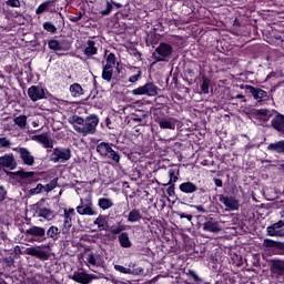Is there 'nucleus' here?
<instances>
[{
  "instance_id": "nucleus-1",
  "label": "nucleus",
  "mask_w": 284,
  "mask_h": 284,
  "mask_svg": "<svg viewBox=\"0 0 284 284\" xmlns=\"http://www.w3.org/2000/svg\"><path fill=\"white\" fill-rule=\"evenodd\" d=\"M68 122L77 133L89 136L95 134L100 120L95 114H90L85 119L79 115H72L68 119Z\"/></svg>"
},
{
  "instance_id": "nucleus-2",
  "label": "nucleus",
  "mask_w": 284,
  "mask_h": 284,
  "mask_svg": "<svg viewBox=\"0 0 284 284\" xmlns=\"http://www.w3.org/2000/svg\"><path fill=\"white\" fill-rule=\"evenodd\" d=\"M95 151L102 160H109L115 164H119L120 160L122 159L120 153L113 149V144L109 142L98 143Z\"/></svg>"
},
{
  "instance_id": "nucleus-3",
  "label": "nucleus",
  "mask_w": 284,
  "mask_h": 284,
  "mask_svg": "<svg viewBox=\"0 0 284 284\" xmlns=\"http://www.w3.org/2000/svg\"><path fill=\"white\" fill-rule=\"evenodd\" d=\"M48 153H51L49 155L51 163H67L71 159V149L69 148L57 146L48 150Z\"/></svg>"
},
{
  "instance_id": "nucleus-4",
  "label": "nucleus",
  "mask_w": 284,
  "mask_h": 284,
  "mask_svg": "<svg viewBox=\"0 0 284 284\" xmlns=\"http://www.w3.org/2000/svg\"><path fill=\"white\" fill-rule=\"evenodd\" d=\"M75 210L80 216H98V210L94 207L91 196L81 197L80 205H78Z\"/></svg>"
},
{
  "instance_id": "nucleus-5",
  "label": "nucleus",
  "mask_w": 284,
  "mask_h": 284,
  "mask_svg": "<svg viewBox=\"0 0 284 284\" xmlns=\"http://www.w3.org/2000/svg\"><path fill=\"white\" fill-rule=\"evenodd\" d=\"M173 54V48L168 43H160L155 51L153 52V64L158 62H169L171 55Z\"/></svg>"
},
{
  "instance_id": "nucleus-6",
  "label": "nucleus",
  "mask_w": 284,
  "mask_h": 284,
  "mask_svg": "<svg viewBox=\"0 0 284 284\" xmlns=\"http://www.w3.org/2000/svg\"><path fill=\"white\" fill-rule=\"evenodd\" d=\"M131 94H133V97L153 98L158 97L159 88L153 82H148L144 85L139 87L138 89H133V91H131Z\"/></svg>"
},
{
  "instance_id": "nucleus-7",
  "label": "nucleus",
  "mask_w": 284,
  "mask_h": 284,
  "mask_svg": "<svg viewBox=\"0 0 284 284\" xmlns=\"http://www.w3.org/2000/svg\"><path fill=\"white\" fill-rule=\"evenodd\" d=\"M24 235L27 236H32V242L36 243H42L47 240L45 237V229L41 227V226H31V229H28L27 231H24Z\"/></svg>"
},
{
  "instance_id": "nucleus-8",
  "label": "nucleus",
  "mask_w": 284,
  "mask_h": 284,
  "mask_svg": "<svg viewBox=\"0 0 284 284\" xmlns=\"http://www.w3.org/2000/svg\"><path fill=\"white\" fill-rule=\"evenodd\" d=\"M114 270H115V272H120L121 274L131 275V276H140L144 272V268L136 267L135 263L129 264L128 267H125L123 265H114Z\"/></svg>"
},
{
  "instance_id": "nucleus-9",
  "label": "nucleus",
  "mask_w": 284,
  "mask_h": 284,
  "mask_svg": "<svg viewBox=\"0 0 284 284\" xmlns=\"http://www.w3.org/2000/svg\"><path fill=\"white\" fill-rule=\"evenodd\" d=\"M13 152L19 154V158L22 160L23 164L31 168L36 163V158L32 155L30 150L27 148H16L13 149Z\"/></svg>"
},
{
  "instance_id": "nucleus-10",
  "label": "nucleus",
  "mask_w": 284,
  "mask_h": 284,
  "mask_svg": "<svg viewBox=\"0 0 284 284\" xmlns=\"http://www.w3.org/2000/svg\"><path fill=\"white\" fill-rule=\"evenodd\" d=\"M42 247H47L43 245ZM24 254L37 257L39 261H48L50 258V253L41 248V246H31L24 251Z\"/></svg>"
},
{
  "instance_id": "nucleus-11",
  "label": "nucleus",
  "mask_w": 284,
  "mask_h": 284,
  "mask_svg": "<svg viewBox=\"0 0 284 284\" xmlns=\"http://www.w3.org/2000/svg\"><path fill=\"white\" fill-rule=\"evenodd\" d=\"M28 97L32 102L45 100V90L41 85H31L28 89Z\"/></svg>"
},
{
  "instance_id": "nucleus-12",
  "label": "nucleus",
  "mask_w": 284,
  "mask_h": 284,
  "mask_svg": "<svg viewBox=\"0 0 284 284\" xmlns=\"http://www.w3.org/2000/svg\"><path fill=\"white\" fill-rule=\"evenodd\" d=\"M244 89L251 93L253 100H256L257 103L264 102L268 99V93L263 89H258L253 85H245Z\"/></svg>"
},
{
  "instance_id": "nucleus-13",
  "label": "nucleus",
  "mask_w": 284,
  "mask_h": 284,
  "mask_svg": "<svg viewBox=\"0 0 284 284\" xmlns=\"http://www.w3.org/2000/svg\"><path fill=\"white\" fill-rule=\"evenodd\" d=\"M17 160L13 156V154H6L3 156H0V170H9V171H13L17 169Z\"/></svg>"
},
{
  "instance_id": "nucleus-14",
  "label": "nucleus",
  "mask_w": 284,
  "mask_h": 284,
  "mask_svg": "<svg viewBox=\"0 0 284 284\" xmlns=\"http://www.w3.org/2000/svg\"><path fill=\"white\" fill-rule=\"evenodd\" d=\"M219 202H221L232 212L240 210V201L234 196H225L224 194H220Z\"/></svg>"
},
{
  "instance_id": "nucleus-15",
  "label": "nucleus",
  "mask_w": 284,
  "mask_h": 284,
  "mask_svg": "<svg viewBox=\"0 0 284 284\" xmlns=\"http://www.w3.org/2000/svg\"><path fill=\"white\" fill-rule=\"evenodd\" d=\"M103 7L102 10L100 11V16L101 17H109L113 10L114 7L121 9L122 4L114 2L113 0H105L104 2H102Z\"/></svg>"
},
{
  "instance_id": "nucleus-16",
  "label": "nucleus",
  "mask_w": 284,
  "mask_h": 284,
  "mask_svg": "<svg viewBox=\"0 0 284 284\" xmlns=\"http://www.w3.org/2000/svg\"><path fill=\"white\" fill-rule=\"evenodd\" d=\"M44 12H49V13H54L55 12L54 0H48V1L42 2L41 4H39V7L36 10V13L38 16H40Z\"/></svg>"
},
{
  "instance_id": "nucleus-17",
  "label": "nucleus",
  "mask_w": 284,
  "mask_h": 284,
  "mask_svg": "<svg viewBox=\"0 0 284 284\" xmlns=\"http://www.w3.org/2000/svg\"><path fill=\"white\" fill-rule=\"evenodd\" d=\"M179 190L183 194H195L200 190V187L195 183L186 181L184 183H180Z\"/></svg>"
},
{
  "instance_id": "nucleus-18",
  "label": "nucleus",
  "mask_w": 284,
  "mask_h": 284,
  "mask_svg": "<svg viewBox=\"0 0 284 284\" xmlns=\"http://www.w3.org/2000/svg\"><path fill=\"white\" fill-rule=\"evenodd\" d=\"M155 122H158L160 129L162 130H175L176 126V120L173 118H162L155 120Z\"/></svg>"
},
{
  "instance_id": "nucleus-19",
  "label": "nucleus",
  "mask_w": 284,
  "mask_h": 284,
  "mask_svg": "<svg viewBox=\"0 0 284 284\" xmlns=\"http://www.w3.org/2000/svg\"><path fill=\"white\" fill-rule=\"evenodd\" d=\"M203 231L210 233H220L222 231L220 223H217L214 219H209L203 223Z\"/></svg>"
},
{
  "instance_id": "nucleus-20",
  "label": "nucleus",
  "mask_w": 284,
  "mask_h": 284,
  "mask_svg": "<svg viewBox=\"0 0 284 284\" xmlns=\"http://www.w3.org/2000/svg\"><path fill=\"white\" fill-rule=\"evenodd\" d=\"M32 141L40 143L43 149H52V142L50 141V138H48L47 133L33 135Z\"/></svg>"
},
{
  "instance_id": "nucleus-21",
  "label": "nucleus",
  "mask_w": 284,
  "mask_h": 284,
  "mask_svg": "<svg viewBox=\"0 0 284 284\" xmlns=\"http://www.w3.org/2000/svg\"><path fill=\"white\" fill-rule=\"evenodd\" d=\"M272 128L277 132L284 134V115L277 114L271 121Z\"/></svg>"
},
{
  "instance_id": "nucleus-22",
  "label": "nucleus",
  "mask_w": 284,
  "mask_h": 284,
  "mask_svg": "<svg viewBox=\"0 0 284 284\" xmlns=\"http://www.w3.org/2000/svg\"><path fill=\"white\" fill-rule=\"evenodd\" d=\"M262 245L267 250L284 251V243L265 239Z\"/></svg>"
},
{
  "instance_id": "nucleus-23",
  "label": "nucleus",
  "mask_w": 284,
  "mask_h": 284,
  "mask_svg": "<svg viewBox=\"0 0 284 284\" xmlns=\"http://www.w3.org/2000/svg\"><path fill=\"white\" fill-rule=\"evenodd\" d=\"M99 48L95 47V41L94 40H87V47L84 49V55L87 58H91L95 54H98Z\"/></svg>"
},
{
  "instance_id": "nucleus-24",
  "label": "nucleus",
  "mask_w": 284,
  "mask_h": 284,
  "mask_svg": "<svg viewBox=\"0 0 284 284\" xmlns=\"http://www.w3.org/2000/svg\"><path fill=\"white\" fill-rule=\"evenodd\" d=\"M143 219L140 209H133L130 211L129 215H126V222L129 223H139Z\"/></svg>"
},
{
  "instance_id": "nucleus-25",
  "label": "nucleus",
  "mask_w": 284,
  "mask_h": 284,
  "mask_svg": "<svg viewBox=\"0 0 284 284\" xmlns=\"http://www.w3.org/2000/svg\"><path fill=\"white\" fill-rule=\"evenodd\" d=\"M48 48L51 51H69V48L64 47L63 41L60 40H49L48 41Z\"/></svg>"
},
{
  "instance_id": "nucleus-26",
  "label": "nucleus",
  "mask_w": 284,
  "mask_h": 284,
  "mask_svg": "<svg viewBox=\"0 0 284 284\" xmlns=\"http://www.w3.org/2000/svg\"><path fill=\"white\" fill-rule=\"evenodd\" d=\"M271 271L272 273H274V275L284 277V262L283 261L272 262Z\"/></svg>"
},
{
  "instance_id": "nucleus-27",
  "label": "nucleus",
  "mask_w": 284,
  "mask_h": 284,
  "mask_svg": "<svg viewBox=\"0 0 284 284\" xmlns=\"http://www.w3.org/2000/svg\"><path fill=\"white\" fill-rule=\"evenodd\" d=\"M71 280L80 284H89V274L84 272H73Z\"/></svg>"
},
{
  "instance_id": "nucleus-28",
  "label": "nucleus",
  "mask_w": 284,
  "mask_h": 284,
  "mask_svg": "<svg viewBox=\"0 0 284 284\" xmlns=\"http://www.w3.org/2000/svg\"><path fill=\"white\" fill-rule=\"evenodd\" d=\"M94 225L98 226V231H109V221L104 215H98L94 220Z\"/></svg>"
},
{
  "instance_id": "nucleus-29",
  "label": "nucleus",
  "mask_w": 284,
  "mask_h": 284,
  "mask_svg": "<svg viewBox=\"0 0 284 284\" xmlns=\"http://www.w3.org/2000/svg\"><path fill=\"white\" fill-rule=\"evenodd\" d=\"M267 151L284 154V140L267 145Z\"/></svg>"
},
{
  "instance_id": "nucleus-30",
  "label": "nucleus",
  "mask_w": 284,
  "mask_h": 284,
  "mask_svg": "<svg viewBox=\"0 0 284 284\" xmlns=\"http://www.w3.org/2000/svg\"><path fill=\"white\" fill-rule=\"evenodd\" d=\"M114 206L112 199L109 197H100L98 199V207L102 211H108Z\"/></svg>"
},
{
  "instance_id": "nucleus-31",
  "label": "nucleus",
  "mask_w": 284,
  "mask_h": 284,
  "mask_svg": "<svg viewBox=\"0 0 284 284\" xmlns=\"http://www.w3.org/2000/svg\"><path fill=\"white\" fill-rule=\"evenodd\" d=\"M119 243H120V246L123 247V248L132 247V242L130 241L128 232H121L120 233Z\"/></svg>"
},
{
  "instance_id": "nucleus-32",
  "label": "nucleus",
  "mask_w": 284,
  "mask_h": 284,
  "mask_svg": "<svg viewBox=\"0 0 284 284\" xmlns=\"http://www.w3.org/2000/svg\"><path fill=\"white\" fill-rule=\"evenodd\" d=\"M38 217H42L43 220L51 221L54 219V212H52L50 209H38L37 210Z\"/></svg>"
},
{
  "instance_id": "nucleus-33",
  "label": "nucleus",
  "mask_w": 284,
  "mask_h": 284,
  "mask_svg": "<svg viewBox=\"0 0 284 284\" xmlns=\"http://www.w3.org/2000/svg\"><path fill=\"white\" fill-rule=\"evenodd\" d=\"M60 233V229L55 225H52L47 230L45 235L47 239H51L53 242H55L59 240Z\"/></svg>"
},
{
  "instance_id": "nucleus-34",
  "label": "nucleus",
  "mask_w": 284,
  "mask_h": 284,
  "mask_svg": "<svg viewBox=\"0 0 284 284\" xmlns=\"http://www.w3.org/2000/svg\"><path fill=\"white\" fill-rule=\"evenodd\" d=\"M73 226V217L63 215V225L61 232L63 235L69 234L71 227Z\"/></svg>"
},
{
  "instance_id": "nucleus-35",
  "label": "nucleus",
  "mask_w": 284,
  "mask_h": 284,
  "mask_svg": "<svg viewBox=\"0 0 284 284\" xmlns=\"http://www.w3.org/2000/svg\"><path fill=\"white\" fill-rule=\"evenodd\" d=\"M85 261H87V266L89 267L90 266L99 267L101 265L98 254H93V253L87 254Z\"/></svg>"
},
{
  "instance_id": "nucleus-36",
  "label": "nucleus",
  "mask_w": 284,
  "mask_h": 284,
  "mask_svg": "<svg viewBox=\"0 0 284 284\" xmlns=\"http://www.w3.org/2000/svg\"><path fill=\"white\" fill-rule=\"evenodd\" d=\"M70 92L73 98H80L84 94V89L79 83L70 85Z\"/></svg>"
},
{
  "instance_id": "nucleus-37",
  "label": "nucleus",
  "mask_w": 284,
  "mask_h": 284,
  "mask_svg": "<svg viewBox=\"0 0 284 284\" xmlns=\"http://www.w3.org/2000/svg\"><path fill=\"white\" fill-rule=\"evenodd\" d=\"M112 77H113V67H103L102 74H101L102 80L110 82L112 81Z\"/></svg>"
},
{
  "instance_id": "nucleus-38",
  "label": "nucleus",
  "mask_w": 284,
  "mask_h": 284,
  "mask_svg": "<svg viewBox=\"0 0 284 284\" xmlns=\"http://www.w3.org/2000/svg\"><path fill=\"white\" fill-rule=\"evenodd\" d=\"M169 182L164 185H172L175 184L179 180V170L178 169H170L169 170Z\"/></svg>"
},
{
  "instance_id": "nucleus-39",
  "label": "nucleus",
  "mask_w": 284,
  "mask_h": 284,
  "mask_svg": "<svg viewBox=\"0 0 284 284\" xmlns=\"http://www.w3.org/2000/svg\"><path fill=\"white\" fill-rule=\"evenodd\" d=\"M267 236L271 237H284V230H277L272 226H267L266 229Z\"/></svg>"
},
{
  "instance_id": "nucleus-40",
  "label": "nucleus",
  "mask_w": 284,
  "mask_h": 284,
  "mask_svg": "<svg viewBox=\"0 0 284 284\" xmlns=\"http://www.w3.org/2000/svg\"><path fill=\"white\" fill-rule=\"evenodd\" d=\"M27 120H28L27 115H19L13 119V123L14 125H18L19 129L26 130Z\"/></svg>"
},
{
  "instance_id": "nucleus-41",
  "label": "nucleus",
  "mask_w": 284,
  "mask_h": 284,
  "mask_svg": "<svg viewBox=\"0 0 284 284\" xmlns=\"http://www.w3.org/2000/svg\"><path fill=\"white\" fill-rule=\"evenodd\" d=\"M8 174L20 176L21 179H32V176H34V172H24L22 170L18 172H9Z\"/></svg>"
},
{
  "instance_id": "nucleus-42",
  "label": "nucleus",
  "mask_w": 284,
  "mask_h": 284,
  "mask_svg": "<svg viewBox=\"0 0 284 284\" xmlns=\"http://www.w3.org/2000/svg\"><path fill=\"white\" fill-rule=\"evenodd\" d=\"M210 84H211L210 79H207V78L202 79V85H200V90L203 92V94L210 93Z\"/></svg>"
},
{
  "instance_id": "nucleus-43",
  "label": "nucleus",
  "mask_w": 284,
  "mask_h": 284,
  "mask_svg": "<svg viewBox=\"0 0 284 284\" xmlns=\"http://www.w3.org/2000/svg\"><path fill=\"white\" fill-rule=\"evenodd\" d=\"M123 231H125V225L121 223L110 227V233L114 235L121 234Z\"/></svg>"
},
{
  "instance_id": "nucleus-44",
  "label": "nucleus",
  "mask_w": 284,
  "mask_h": 284,
  "mask_svg": "<svg viewBox=\"0 0 284 284\" xmlns=\"http://www.w3.org/2000/svg\"><path fill=\"white\" fill-rule=\"evenodd\" d=\"M59 182V179H53L51 182H49L45 186H43V190H45L47 193H50L52 190L57 187V184Z\"/></svg>"
},
{
  "instance_id": "nucleus-45",
  "label": "nucleus",
  "mask_w": 284,
  "mask_h": 284,
  "mask_svg": "<svg viewBox=\"0 0 284 284\" xmlns=\"http://www.w3.org/2000/svg\"><path fill=\"white\" fill-rule=\"evenodd\" d=\"M138 72L129 78L130 83H136L142 78V71L138 68H134Z\"/></svg>"
},
{
  "instance_id": "nucleus-46",
  "label": "nucleus",
  "mask_w": 284,
  "mask_h": 284,
  "mask_svg": "<svg viewBox=\"0 0 284 284\" xmlns=\"http://www.w3.org/2000/svg\"><path fill=\"white\" fill-rule=\"evenodd\" d=\"M43 30L54 34L57 32V27L52 22H43Z\"/></svg>"
},
{
  "instance_id": "nucleus-47",
  "label": "nucleus",
  "mask_w": 284,
  "mask_h": 284,
  "mask_svg": "<svg viewBox=\"0 0 284 284\" xmlns=\"http://www.w3.org/2000/svg\"><path fill=\"white\" fill-rule=\"evenodd\" d=\"M115 65V55L114 53H110L106 55V64L104 67L114 68Z\"/></svg>"
},
{
  "instance_id": "nucleus-48",
  "label": "nucleus",
  "mask_w": 284,
  "mask_h": 284,
  "mask_svg": "<svg viewBox=\"0 0 284 284\" xmlns=\"http://www.w3.org/2000/svg\"><path fill=\"white\" fill-rule=\"evenodd\" d=\"M186 275L192 277L193 281L196 282V283H203V280L200 276H197V274L193 270H189Z\"/></svg>"
},
{
  "instance_id": "nucleus-49",
  "label": "nucleus",
  "mask_w": 284,
  "mask_h": 284,
  "mask_svg": "<svg viewBox=\"0 0 284 284\" xmlns=\"http://www.w3.org/2000/svg\"><path fill=\"white\" fill-rule=\"evenodd\" d=\"M42 190H44V185H42L41 183H39L37 185V187H33L31 190H29V195H36V194H40L42 192Z\"/></svg>"
},
{
  "instance_id": "nucleus-50",
  "label": "nucleus",
  "mask_w": 284,
  "mask_h": 284,
  "mask_svg": "<svg viewBox=\"0 0 284 284\" xmlns=\"http://www.w3.org/2000/svg\"><path fill=\"white\" fill-rule=\"evenodd\" d=\"M12 145L10 139L8 138H0V148L2 149H10Z\"/></svg>"
},
{
  "instance_id": "nucleus-51",
  "label": "nucleus",
  "mask_w": 284,
  "mask_h": 284,
  "mask_svg": "<svg viewBox=\"0 0 284 284\" xmlns=\"http://www.w3.org/2000/svg\"><path fill=\"white\" fill-rule=\"evenodd\" d=\"M148 118V114H143L141 116H139L138 114H133V118H131V121L135 122V123H142L144 119Z\"/></svg>"
},
{
  "instance_id": "nucleus-52",
  "label": "nucleus",
  "mask_w": 284,
  "mask_h": 284,
  "mask_svg": "<svg viewBox=\"0 0 284 284\" xmlns=\"http://www.w3.org/2000/svg\"><path fill=\"white\" fill-rule=\"evenodd\" d=\"M7 6H9L11 8H20L21 2H20V0H8Z\"/></svg>"
},
{
  "instance_id": "nucleus-53",
  "label": "nucleus",
  "mask_w": 284,
  "mask_h": 284,
  "mask_svg": "<svg viewBox=\"0 0 284 284\" xmlns=\"http://www.w3.org/2000/svg\"><path fill=\"white\" fill-rule=\"evenodd\" d=\"M170 186L166 190L169 196H175V183L169 184Z\"/></svg>"
},
{
  "instance_id": "nucleus-54",
  "label": "nucleus",
  "mask_w": 284,
  "mask_h": 284,
  "mask_svg": "<svg viewBox=\"0 0 284 284\" xmlns=\"http://www.w3.org/2000/svg\"><path fill=\"white\" fill-rule=\"evenodd\" d=\"M63 216H69V217L75 216L74 209H64L63 210Z\"/></svg>"
},
{
  "instance_id": "nucleus-55",
  "label": "nucleus",
  "mask_w": 284,
  "mask_h": 284,
  "mask_svg": "<svg viewBox=\"0 0 284 284\" xmlns=\"http://www.w3.org/2000/svg\"><path fill=\"white\" fill-rule=\"evenodd\" d=\"M270 227L280 231L281 227H284V221L280 220L275 224H272Z\"/></svg>"
},
{
  "instance_id": "nucleus-56",
  "label": "nucleus",
  "mask_w": 284,
  "mask_h": 284,
  "mask_svg": "<svg viewBox=\"0 0 284 284\" xmlns=\"http://www.w3.org/2000/svg\"><path fill=\"white\" fill-rule=\"evenodd\" d=\"M6 196H7V191L6 187L0 185V203H2L3 201H6Z\"/></svg>"
},
{
  "instance_id": "nucleus-57",
  "label": "nucleus",
  "mask_w": 284,
  "mask_h": 284,
  "mask_svg": "<svg viewBox=\"0 0 284 284\" xmlns=\"http://www.w3.org/2000/svg\"><path fill=\"white\" fill-rule=\"evenodd\" d=\"M83 18V12H78V17H72L70 19L71 22L77 23Z\"/></svg>"
},
{
  "instance_id": "nucleus-58",
  "label": "nucleus",
  "mask_w": 284,
  "mask_h": 284,
  "mask_svg": "<svg viewBox=\"0 0 284 284\" xmlns=\"http://www.w3.org/2000/svg\"><path fill=\"white\" fill-rule=\"evenodd\" d=\"M180 220L186 219L189 222L192 221V215L191 214H185V213H179Z\"/></svg>"
},
{
  "instance_id": "nucleus-59",
  "label": "nucleus",
  "mask_w": 284,
  "mask_h": 284,
  "mask_svg": "<svg viewBox=\"0 0 284 284\" xmlns=\"http://www.w3.org/2000/svg\"><path fill=\"white\" fill-rule=\"evenodd\" d=\"M194 209L197 210V212L205 214L206 210L202 205H193Z\"/></svg>"
},
{
  "instance_id": "nucleus-60",
  "label": "nucleus",
  "mask_w": 284,
  "mask_h": 284,
  "mask_svg": "<svg viewBox=\"0 0 284 284\" xmlns=\"http://www.w3.org/2000/svg\"><path fill=\"white\" fill-rule=\"evenodd\" d=\"M235 99H236V100H242L243 103L246 102V99H245V97H244L243 94H237V95L235 97Z\"/></svg>"
},
{
  "instance_id": "nucleus-61",
  "label": "nucleus",
  "mask_w": 284,
  "mask_h": 284,
  "mask_svg": "<svg viewBox=\"0 0 284 284\" xmlns=\"http://www.w3.org/2000/svg\"><path fill=\"white\" fill-rule=\"evenodd\" d=\"M215 185H216L217 187H222V185H223L222 180L215 179Z\"/></svg>"
},
{
  "instance_id": "nucleus-62",
  "label": "nucleus",
  "mask_w": 284,
  "mask_h": 284,
  "mask_svg": "<svg viewBox=\"0 0 284 284\" xmlns=\"http://www.w3.org/2000/svg\"><path fill=\"white\" fill-rule=\"evenodd\" d=\"M93 280H98V276L94 274H89V283Z\"/></svg>"
},
{
  "instance_id": "nucleus-63",
  "label": "nucleus",
  "mask_w": 284,
  "mask_h": 284,
  "mask_svg": "<svg viewBox=\"0 0 284 284\" xmlns=\"http://www.w3.org/2000/svg\"><path fill=\"white\" fill-rule=\"evenodd\" d=\"M260 114H267V110H260Z\"/></svg>"
},
{
  "instance_id": "nucleus-64",
  "label": "nucleus",
  "mask_w": 284,
  "mask_h": 284,
  "mask_svg": "<svg viewBox=\"0 0 284 284\" xmlns=\"http://www.w3.org/2000/svg\"><path fill=\"white\" fill-rule=\"evenodd\" d=\"M281 217L284 220V210L281 211Z\"/></svg>"
}]
</instances>
